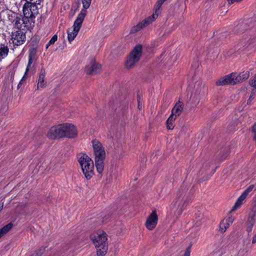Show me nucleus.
Listing matches in <instances>:
<instances>
[{
  "label": "nucleus",
  "mask_w": 256,
  "mask_h": 256,
  "mask_svg": "<svg viewBox=\"0 0 256 256\" xmlns=\"http://www.w3.org/2000/svg\"><path fill=\"white\" fill-rule=\"evenodd\" d=\"M26 2L39 3L40 0H25Z\"/></svg>",
  "instance_id": "obj_36"
},
{
  "label": "nucleus",
  "mask_w": 256,
  "mask_h": 256,
  "mask_svg": "<svg viewBox=\"0 0 256 256\" xmlns=\"http://www.w3.org/2000/svg\"><path fill=\"white\" fill-rule=\"evenodd\" d=\"M252 96H250V98H249L248 100H250V99H252Z\"/></svg>",
  "instance_id": "obj_40"
},
{
  "label": "nucleus",
  "mask_w": 256,
  "mask_h": 256,
  "mask_svg": "<svg viewBox=\"0 0 256 256\" xmlns=\"http://www.w3.org/2000/svg\"><path fill=\"white\" fill-rule=\"evenodd\" d=\"M3 207H4V202H2V204H0V212L3 209Z\"/></svg>",
  "instance_id": "obj_37"
},
{
  "label": "nucleus",
  "mask_w": 256,
  "mask_h": 256,
  "mask_svg": "<svg viewBox=\"0 0 256 256\" xmlns=\"http://www.w3.org/2000/svg\"><path fill=\"white\" fill-rule=\"evenodd\" d=\"M192 246V243H190L188 247L185 250L182 256H190Z\"/></svg>",
  "instance_id": "obj_29"
},
{
  "label": "nucleus",
  "mask_w": 256,
  "mask_h": 256,
  "mask_svg": "<svg viewBox=\"0 0 256 256\" xmlns=\"http://www.w3.org/2000/svg\"><path fill=\"white\" fill-rule=\"evenodd\" d=\"M101 70V65L96 62L94 58H92L90 63L87 64L84 69V72L87 74H96L99 73Z\"/></svg>",
  "instance_id": "obj_10"
},
{
  "label": "nucleus",
  "mask_w": 256,
  "mask_h": 256,
  "mask_svg": "<svg viewBox=\"0 0 256 256\" xmlns=\"http://www.w3.org/2000/svg\"><path fill=\"white\" fill-rule=\"evenodd\" d=\"M254 184L250 185L244 192L245 193L247 196L248 194L251 192L252 190L254 189Z\"/></svg>",
  "instance_id": "obj_32"
},
{
  "label": "nucleus",
  "mask_w": 256,
  "mask_h": 256,
  "mask_svg": "<svg viewBox=\"0 0 256 256\" xmlns=\"http://www.w3.org/2000/svg\"><path fill=\"white\" fill-rule=\"evenodd\" d=\"M24 78V76L22 78V79L21 80L20 82H19V84H18V86H20V85L22 84V81L23 80Z\"/></svg>",
  "instance_id": "obj_38"
},
{
  "label": "nucleus",
  "mask_w": 256,
  "mask_h": 256,
  "mask_svg": "<svg viewBox=\"0 0 256 256\" xmlns=\"http://www.w3.org/2000/svg\"><path fill=\"white\" fill-rule=\"evenodd\" d=\"M45 74L46 72L42 68L41 69L37 84V88L38 90L46 86V82L45 80Z\"/></svg>",
  "instance_id": "obj_19"
},
{
  "label": "nucleus",
  "mask_w": 256,
  "mask_h": 256,
  "mask_svg": "<svg viewBox=\"0 0 256 256\" xmlns=\"http://www.w3.org/2000/svg\"><path fill=\"white\" fill-rule=\"evenodd\" d=\"M186 192L185 190L178 191L175 199L170 205L171 208L174 209L176 208L179 214L182 212L188 204Z\"/></svg>",
  "instance_id": "obj_5"
},
{
  "label": "nucleus",
  "mask_w": 256,
  "mask_h": 256,
  "mask_svg": "<svg viewBox=\"0 0 256 256\" xmlns=\"http://www.w3.org/2000/svg\"><path fill=\"white\" fill-rule=\"evenodd\" d=\"M247 196H248L243 192L242 194L238 198L234 205V206L232 210H230V212L234 211L237 208H239L242 206L244 200L246 198Z\"/></svg>",
  "instance_id": "obj_20"
},
{
  "label": "nucleus",
  "mask_w": 256,
  "mask_h": 256,
  "mask_svg": "<svg viewBox=\"0 0 256 256\" xmlns=\"http://www.w3.org/2000/svg\"><path fill=\"white\" fill-rule=\"evenodd\" d=\"M183 110V104L182 102L178 101L177 102L172 110L171 114L176 117H178L180 115Z\"/></svg>",
  "instance_id": "obj_18"
},
{
  "label": "nucleus",
  "mask_w": 256,
  "mask_h": 256,
  "mask_svg": "<svg viewBox=\"0 0 256 256\" xmlns=\"http://www.w3.org/2000/svg\"><path fill=\"white\" fill-rule=\"evenodd\" d=\"M138 100V108L140 110L142 108V104L141 102L140 98V97L138 96V100Z\"/></svg>",
  "instance_id": "obj_34"
},
{
  "label": "nucleus",
  "mask_w": 256,
  "mask_h": 256,
  "mask_svg": "<svg viewBox=\"0 0 256 256\" xmlns=\"http://www.w3.org/2000/svg\"><path fill=\"white\" fill-rule=\"evenodd\" d=\"M249 83L252 87L256 89V76L250 79Z\"/></svg>",
  "instance_id": "obj_30"
},
{
  "label": "nucleus",
  "mask_w": 256,
  "mask_h": 256,
  "mask_svg": "<svg viewBox=\"0 0 256 256\" xmlns=\"http://www.w3.org/2000/svg\"><path fill=\"white\" fill-rule=\"evenodd\" d=\"M78 158L84 177L87 180H90L94 174L92 160L88 155L84 153L79 154L78 155Z\"/></svg>",
  "instance_id": "obj_2"
},
{
  "label": "nucleus",
  "mask_w": 256,
  "mask_h": 256,
  "mask_svg": "<svg viewBox=\"0 0 256 256\" xmlns=\"http://www.w3.org/2000/svg\"><path fill=\"white\" fill-rule=\"evenodd\" d=\"M62 124H58L50 128L48 132V137L52 140L63 138Z\"/></svg>",
  "instance_id": "obj_13"
},
{
  "label": "nucleus",
  "mask_w": 256,
  "mask_h": 256,
  "mask_svg": "<svg viewBox=\"0 0 256 256\" xmlns=\"http://www.w3.org/2000/svg\"><path fill=\"white\" fill-rule=\"evenodd\" d=\"M68 33V39L70 42H72L76 36L78 35V32L74 31V30L69 28L67 30Z\"/></svg>",
  "instance_id": "obj_24"
},
{
  "label": "nucleus",
  "mask_w": 256,
  "mask_h": 256,
  "mask_svg": "<svg viewBox=\"0 0 256 256\" xmlns=\"http://www.w3.org/2000/svg\"><path fill=\"white\" fill-rule=\"evenodd\" d=\"M146 19L142 22H140L136 26H134L131 30V33H134L140 30L144 26L150 24V23H146L145 22Z\"/></svg>",
  "instance_id": "obj_23"
},
{
  "label": "nucleus",
  "mask_w": 256,
  "mask_h": 256,
  "mask_svg": "<svg viewBox=\"0 0 256 256\" xmlns=\"http://www.w3.org/2000/svg\"><path fill=\"white\" fill-rule=\"evenodd\" d=\"M252 96H250V98H249L248 100H250V99H252Z\"/></svg>",
  "instance_id": "obj_39"
},
{
  "label": "nucleus",
  "mask_w": 256,
  "mask_h": 256,
  "mask_svg": "<svg viewBox=\"0 0 256 256\" xmlns=\"http://www.w3.org/2000/svg\"><path fill=\"white\" fill-rule=\"evenodd\" d=\"M39 3L26 2L23 6V14L26 18L32 20L38 15V9L36 6Z\"/></svg>",
  "instance_id": "obj_7"
},
{
  "label": "nucleus",
  "mask_w": 256,
  "mask_h": 256,
  "mask_svg": "<svg viewBox=\"0 0 256 256\" xmlns=\"http://www.w3.org/2000/svg\"><path fill=\"white\" fill-rule=\"evenodd\" d=\"M234 218L230 216L226 220H222L220 224V230L221 232H224L227 228L232 224Z\"/></svg>",
  "instance_id": "obj_17"
},
{
  "label": "nucleus",
  "mask_w": 256,
  "mask_h": 256,
  "mask_svg": "<svg viewBox=\"0 0 256 256\" xmlns=\"http://www.w3.org/2000/svg\"><path fill=\"white\" fill-rule=\"evenodd\" d=\"M228 154V150L224 148L218 154V158L220 160H223L227 158Z\"/></svg>",
  "instance_id": "obj_26"
},
{
  "label": "nucleus",
  "mask_w": 256,
  "mask_h": 256,
  "mask_svg": "<svg viewBox=\"0 0 256 256\" xmlns=\"http://www.w3.org/2000/svg\"><path fill=\"white\" fill-rule=\"evenodd\" d=\"M176 117L170 114L166 120V127L169 130H172L174 128V122Z\"/></svg>",
  "instance_id": "obj_22"
},
{
  "label": "nucleus",
  "mask_w": 256,
  "mask_h": 256,
  "mask_svg": "<svg viewBox=\"0 0 256 256\" xmlns=\"http://www.w3.org/2000/svg\"><path fill=\"white\" fill-rule=\"evenodd\" d=\"M13 224L10 222L0 229V238L6 234L12 228Z\"/></svg>",
  "instance_id": "obj_25"
},
{
  "label": "nucleus",
  "mask_w": 256,
  "mask_h": 256,
  "mask_svg": "<svg viewBox=\"0 0 256 256\" xmlns=\"http://www.w3.org/2000/svg\"><path fill=\"white\" fill-rule=\"evenodd\" d=\"M242 80L248 79L250 76V72L248 71L244 72L239 74Z\"/></svg>",
  "instance_id": "obj_28"
},
{
  "label": "nucleus",
  "mask_w": 256,
  "mask_h": 256,
  "mask_svg": "<svg viewBox=\"0 0 256 256\" xmlns=\"http://www.w3.org/2000/svg\"><path fill=\"white\" fill-rule=\"evenodd\" d=\"M9 48L7 46L4 44H0V60L6 58L8 54Z\"/></svg>",
  "instance_id": "obj_21"
},
{
  "label": "nucleus",
  "mask_w": 256,
  "mask_h": 256,
  "mask_svg": "<svg viewBox=\"0 0 256 256\" xmlns=\"http://www.w3.org/2000/svg\"><path fill=\"white\" fill-rule=\"evenodd\" d=\"M158 217L155 212L152 213L148 218L145 225L146 228L149 230H153L157 224Z\"/></svg>",
  "instance_id": "obj_16"
},
{
  "label": "nucleus",
  "mask_w": 256,
  "mask_h": 256,
  "mask_svg": "<svg viewBox=\"0 0 256 256\" xmlns=\"http://www.w3.org/2000/svg\"><path fill=\"white\" fill-rule=\"evenodd\" d=\"M58 39V36L56 34H54L52 38L49 40V42H48V44H46V48L47 49L49 46H50L51 44H54V42L57 40Z\"/></svg>",
  "instance_id": "obj_27"
},
{
  "label": "nucleus",
  "mask_w": 256,
  "mask_h": 256,
  "mask_svg": "<svg viewBox=\"0 0 256 256\" xmlns=\"http://www.w3.org/2000/svg\"><path fill=\"white\" fill-rule=\"evenodd\" d=\"M166 0H158L155 4V12L152 15L146 19V23H151L156 20L160 14V8L163 3Z\"/></svg>",
  "instance_id": "obj_15"
},
{
  "label": "nucleus",
  "mask_w": 256,
  "mask_h": 256,
  "mask_svg": "<svg viewBox=\"0 0 256 256\" xmlns=\"http://www.w3.org/2000/svg\"><path fill=\"white\" fill-rule=\"evenodd\" d=\"M242 0H228V4H230L234 3V2H240Z\"/></svg>",
  "instance_id": "obj_35"
},
{
  "label": "nucleus",
  "mask_w": 256,
  "mask_h": 256,
  "mask_svg": "<svg viewBox=\"0 0 256 256\" xmlns=\"http://www.w3.org/2000/svg\"><path fill=\"white\" fill-rule=\"evenodd\" d=\"M62 129L63 138H73L77 135V130L75 126L72 124H64Z\"/></svg>",
  "instance_id": "obj_14"
},
{
  "label": "nucleus",
  "mask_w": 256,
  "mask_h": 256,
  "mask_svg": "<svg viewBox=\"0 0 256 256\" xmlns=\"http://www.w3.org/2000/svg\"><path fill=\"white\" fill-rule=\"evenodd\" d=\"M81 1L82 4L83 8L78 14L72 26V29L74 30V31H76V32H78L82 26L84 17L86 14V10L90 7L92 2V0H81Z\"/></svg>",
  "instance_id": "obj_6"
},
{
  "label": "nucleus",
  "mask_w": 256,
  "mask_h": 256,
  "mask_svg": "<svg viewBox=\"0 0 256 256\" xmlns=\"http://www.w3.org/2000/svg\"><path fill=\"white\" fill-rule=\"evenodd\" d=\"M256 222V204L254 205L250 212L247 221L246 222V230L249 234L252 230Z\"/></svg>",
  "instance_id": "obj_12"
},
{
  "label": "nucleus",
  "mask_w": 256,
  "mask_h": 256,
  "mask_svg": "<svg viewBox=\"0 0 256 256\" xmlns=\"http://www.w3.org/2000/svg\"><path fill=\"white\" fill-rule=\"evenodd\" d=\"M36 256H39V255H38V254H36Z\"/></svg>",
  "instance_id": "obj_41"
},
{
  "label": "nucleus",
  "mask_w": 256,
  "mask_h": 256,
  "mask_svg": "<svg viewBox=\"0 0 256 256\" xmlns=\"http://www.w3.org/2000/svg\"><path fill=\"white\" fill-rule=\"evenodd\" d=\"M243 80L240 76L238 74L232 73L226 75L224 78H220L216 82L217 86H224L226 84H236L238 83L241 82Z\"/></svg>",
  "instance_id": "obj_8"
},
{
  "label": "nucleus",
  "mask_w": 256,
  "mask_h": 256,
  "mask_svg": "<svg viewBox=\"0 0 256 256\" xmlns=\"http://www.w3.org/2000/svg\"><path fill=\"white\" fill-rule=\"evenodd\" d=\"M142 48L140 45H138L134 47L126 61V68H131L138 62L142 56Z\"/></svg>",
  "instance_id": "obj_9"
},
{
  "label": "nucleus",
  "mask_w": 256,
  "mask_h": 256,
  "mask_svg": "<svg viewBox=\"0 0 256 256\" xmlns=\"http://www.w3.org/2000/svg\"><path fill=\"white\" fill-rule=\"evenodd\" d=\"M94 164L97 172L102 174L104 170V161L106 158V151L102 144L98 140L92 141Z\"/></svg>",
  "instance_id": "obj_1"
},
{
  "label": "nucleus",
  "mask_w": 256,
  "mask_h": 256,
  "mask_svg": "<svg viewBox=\"0 0 256 256\" xmlns=\"http://www.w3.org/2000/svg\"><path fill=\"white\" fill-rule=\"evenodd\" d=\"M8 19L10 22L14 24V28L18 30L25 31L28 30L30 27L31 23L30 20L24 16L21 18L20 16L16 14L8 15Z\"/></svg>",
  "instance_id": "obj_4"
},
{
  "label": "nucleus",
  "mask_w": 256,
  "mask_h": 256,
  "mask_svg": "<svg viewBox=\"0 0 256 256\" xmlns=\"http://www.w3.org/2000/svg\"><path fill=\"white\" fill-rule=\"evenodd\" d=\"M252 132L254 136V139L256 141V123H255L252 126Z\"/></svg>",
  "instance_id": "obj_33"
},
{
  "label": "nucleus",
  "mask_w": 256,
  "mask_h": 256,
  "mask_svg": "<svg viewBox=\"0 0 256 256\" xmlns=\"http://www.w3.org/2000/svg\"><path fill=\"white\" fill-rule=\"evenodd\" d=\"M11 36L12 42L14 45L17 46L22 44L26 40L25 32L20 30L12 32Z\"/></svg>",
  "instance_id": "obj_11"
},
{
  "label": "nucleus",
  "mask_w": 256,
  "mask_h": 256,
  "mask_svg": "<svg viewBox=\"0 0 256 256\" xmlns=\"http://www.w3.org/2000/svg\"><path fill=\"white\" fill-rule=\"evenodd\" d=\"M91 239L96 249L97 256H104L108 250L107 235L104 232H99L91 236Z\"/></svg>",
  "instance_id": "obj_3"
},
{
  "label": "nucleus",
  "mask_w": 256,
  "mask_h": 256,
  "mask_svg": "<svg viewBox=\"0 0 256 256\" xmlns=\"http://www.w3.org/2000/svg\"><path fill=\"white\" fill-rule=\"evenodd\" d=\"M32 61H33V60H32V56L31 55H30L28 56V66H27V67L26 68V72L28 70L29 68H30L31 65L32 63Z\"/></svg>",
  "instance_id": "obj_31"
}]
</instances>
